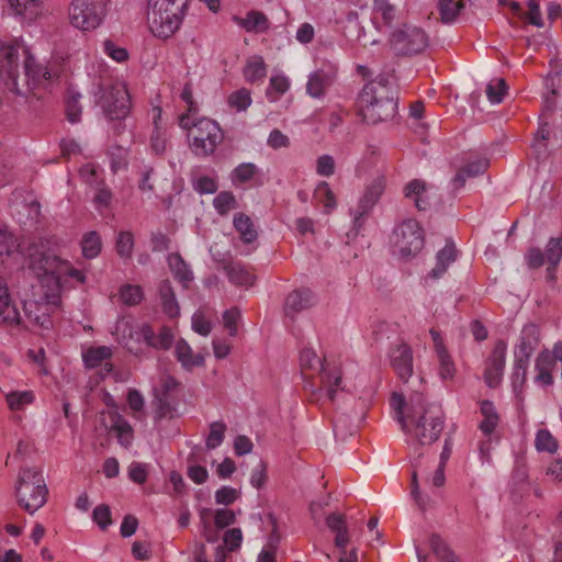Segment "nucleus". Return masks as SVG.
I'll list each match as a JSON object with an SVG mask.
<instances>
[{"label":"nucleus","mask_w":562,"mask_h":562,"mask_svg":"<svg viewBox=\"0 0 562 562\" xmlns=\"http://www.w3.org/2000/svg\"><path fill=\"white\" fill-rule=\"evenodd\" d=\"M358 102L360 113L368 124L375 125L393 120L397 111L394 76L379 75L369 81L361 90Z\"/></svg>","instance_id":"f257e3e1"},{"label":"nucleus","mask_w":562,"mask_h":562,"mask_svg":"<svg viewBox=\"0 0 562 562\" xmlns=\"http://www.w3.org/2000/svg\"><path fill=\"white\" fill-rule=\"evenodd\" d=\"M325 359L319 357L314 349L304 348L300 353V368L304 378V391L308 401L317 402L321 397L322 386L327 387V396L333 400L336 387L340 384V375H331L325 371Z\"/></svg>","instance_id":"f03ea898"},{"label":"nucleus","mask_w":562,"mask_h":562,"mask_svg":"<svg viewBox=\"0 0 562 562\" xmlns=\"http://www.w3.org/2000/svg\"><path fill=\"white\" fill-rule=\"evenodd\" d=\"M188 0H148L147 22L150 32L169 38L180 27Z\"/></svg>","instance_id":"7ed1b4c3"},{"label":"nucleus","mask_w":562,"mask_h":562,"mask_svg":"<svg viewBox=\"0 0 562 562\" xmlns=\"http://www.w3.org/2000/svg\"><path fill=\"white\" fill-rule=\"evenodd\" d=\"M18 504L29 514L42 508L48 496L43 474L35 468H22L15 485Z\"/></svg>","instance_id":"20e7f679"},{"label":"nucleus","mask_w":562,"mask_h":562,"mask_svg":"<svg viewBox=\"0 0 562 562\" xmlns=\"http://www.w3.org/2000/svg\"><path fill=\"white\" fill-rule=\"evenodd\" d=\"M60 292L38 288L33 297L22 300L24 327L35 326L42 329H49L53 325L50 314L59 304Z\"/></svg>","instance_id":"39448f33"},{"label":"nucleus","mask_w":562,"mask_h":562,"mask_svg":"<svg viewBox=\"0 0 562 562\" xmlns=\"http://www.w3.org/2000/svg\"><path fill=\"white\" fill-rule=\"evenodd\" d=\"M100 89L102 94L99 104L110 121H119L114 128L116 133H121L124 128L121 121L128 115L131 110L128 91L121 82L102 85Z\"/></svg>","instance_id":"423d86ee"},{"label":"nucleus","mask_w":562,"mask_h":562,"mask_svg":"<svg viewBox=\"0 0 562 562\" xmlns=\"http://www.w3.org/2000/svg\"><path fill=\"white\" fill-rule=\"evenodd\" d=\"M66 260L50 252L35 251L30 257V268L40 279V288L61 291V270Z\"/></svg>","instance_id":"0eeeda50"},{"label":"nucleus","mask_w":562,"mask_h":562,"mask_svg":"<svg viewBox=\"0 0 562 562\" xmlns=\"http://www.w3.org/2000/svg\"><path fill=\"white\" fill-rule=\"evenodd\" d=\"M391 246L393 252L402 258L416 256L424 247V231L419 223L408 218L395 226Z\"/></svg>","instance_id":"6e6552de"},{"label":"nucleus","mask_w":562,"mask_h":562,"mask_svg":"<svg viewBox=\"0 0 562 562\" xmlns=\"http://www.w3.org/2000/svg\"><path fill=\"white\" fill-rule=\"evenodd\" d=\"M223 138L220 125L207 117L196 120L193 123V131L189 134L191 150L199 157L212 155Z\"/></svg>","instance_id":"1a4fd4ad"},{"label":"nucleus","mask_w":562,"mask_h":562,"mask_svg":"<svg viewBox=\"0 0 562 562\" xmlns=\"http://www.w3.org/2000/svg\"><path fill=\"white\" fill-rule=\"evenodd\" d=\"M429 44L427 33L418 26L403 24L394 30L390 37V45L398 56H412L423 53Z\"/></svg>","instance_id":"9d476101"},{"label":"nucleus","mask_w":562,"mask_h":562,"mask_svg":"<svg viewBox=\"0 0 562 562\" xmlns=\"http://www.w3.org/2000/svg\"><path fill=\"white\" fill-rule=\"evenodd\" d=\"M106 13L103 0H72L69 8L70 23L82 31L97 29Z\"/></svg>","instance_id":"9b49d317"},{"label":"nucleus","mask_w":562,"mask_h":562,"mask_svg":"<svg viewBox=\"0 0 562 562\" xmlns=\"http://www.w3.org/2000/svg\"><path fill=\"white\" fill-rule=\"evenodd\" d=\"M506 351L507 344L499 339L495 342L492 351L484 361L483 380L491 389L499 386L503 381L506 364Z\"/></svg>","instance_id":"f8f14e48"},{"label":"nucleus","mask_w":562,"mask_h":562,"mask_svg":"<svg viewBox=\"0 0 562 562\" xmlns=\"http://www.w3.org/2000/svg\"><path fill=\"white\" fill-rule=\"evenodd\" d=\"M18 47L0 43V82L9 90L21 94L18 83Z\"/></svg>","instance_id":"ddd939ff"},{"label":"nucleus","mask_w":562,"mask_h":562,"mask_svg":"<svg viewBox=\"0 0 562 562\" xmlns=\"http://www.w3.org/2000/svg\"><path fill=\"white\" fill-rule=\"evenodd\" d=\"M385 190V179L375 178L364 190L363 195L355 210L353 221L356 226H361L364 217L371 212Z\"/></svg>","instance_id":"4468645a"},{"label":"nucleus","mask_w":562,"mask_h":562,"mask_svg":"<svg viewBox=\"0 0 562 562\" xmlns=\"http://www.w3.org/2000/svg\"><path fill=\"white\" fill-rule=\"evenodd\" d=\"M409 443L431 445L441 435L442 424H401Z\"/></svg>","instance_id":"2eb2a0df"},{"label":"nucleus","mask_w":562,"mask_h":562,"mask_svg":"<svg viewBox=\"0 0 562 562\" xmlns=\"http://www.w3.org/2000/svg\"><path fill=\"white\" fill-rule=\"evenodd\" d=\"M390 360L398 379L403 382H407L413 374L412 348L405 342L396 345L390 351Z\"/></svg>","instance_id":"dca6fc26"},{"label":"nucleus","mask_w":562,"mask_h":562,"mask_svg":"<svg viewBox=\"0 0 562 562\" xmlns=\"http://www.w3.org/2000/svg\"><path fill=\"white\" fill-rule=\"evenodd\" d=\"M432 188L422 179H413L403 188V194L406 199L414 202L418 211H426L432 204Z\"/></svg>","instance_id":"f3484780"},{"label":"nucleus","mask_w":562,"mask_h":562,"mask_svg":"<svg viewBox=\"0 0 562 562\" xmlns=\"http://www.w3.org/2000/svg\"><path fill=\"white\" fill-rule=\"evenodd\" d=\"M539 344L540 329L535 324H527L520 333L518 344L514 350V357H520L530 361V358Z\"/></svg>","instance_id":"a211bd4d"},{"label":"nucleus","mask_w":562,"mask_h":562,"mask_svg":"<svg viewBox=\"0 0 562 562\" xmlns=\"http://www.w3.org/2000/svg\"><path fill=\"white\" fill-rule=\"evenodd\" d=\"M178 386V382L172 376H166L161 382V391L155 392V405L157 418H169L172 419L176 416L172 414V408L169 403V392L173 391Z\"/></svg>","instance_id":"6ab92c4d"},{"label":"nucleus","mask_w":562,"mask_h":562,"mask_svg":"<svg viewBox=\"0 0 562 562\" xmlns=\"http://www.w3.org/2000/svg\"><path fill=\"white\" fill-rule=\"evenodd\" d=\"M316 300L310 289L303 288L288 294L284 302V313L289 317L313 306Z\"/></svg>","instance_id":"aec40b11"},{"label":"nucleus","mask_w":562,"mask_h":562,"mask_svg":"<svg viewBox=\"0 0 562 562\" xmlns=\"http://www.w3.org/2000/svg\"><path fill=\"white\" fill-rule=\"evenodd\" d=\"M139 335L147 346L161 350H168L175 338L171 328L161 326L159 331L156 334L153 327L148 324L142 325L139 328Z\"/></svg>","instance_id":"412c9836"},{"label":"nucleus","mask_w":562,"mask_h":562,"mask_svg":"<svg viewBox=\"0 0 562 562\" xmlns=\"http://www.w3.org/2000/svg\"><path fill=\"white\" fill-rule=\"evenodd\" d=\"M23 322L22 314L18 311L15 304L12 303L8 286L0 277V323L18 325Z\"/></svg>","instance_id":"4be33fe9"},{"label":"nucleus","mask_w":562,"mask_h":562,"mask_svg":"<svg viewBox=\"0 0 562 562\" xmlns=\"http://www.w3.org/2000/svg\"><path fill=\"white\" fill-rule=\"evenodd\" d=\"M335 74L318 69L308 76L306 92L312 98H322L327 89L333 85Z\"/></svg>","instance_id":"5701e85b"},{"label":"nucleus","mask_w":562,"mask_h":562,"mask_svg":"<svg viewBox=\"0 0 562 562\" xmlns=\"http://www.w3.org/2000/svg\"><path fill=\"white\" fill-rule=\"evenodd\" d=\"M158 294L164 313L170 318L178 317L180 314V306L169 280H162L159 282Z\"/></svg>","instance_id":"b1692460"},{"label":"nucleus","mask_w":562,"mask_h":562,"mask_svg":"<svg viewBox=\"0 0 562 562\" xmlns=\"http://www.w3.org/2000/svg\"><path fill=\"white\" fill-rule=\"evenodd\" d=\"M228 280L238 286H251L256 277L240 262L229 261L223 266Z\"/></svg>","instance_id":"393cba45"},{"label":"nucleus","mask_w":562,"mask_h":562,"mask_svg":"<svg viewBox=\"0 0 562 562\" xmlns=\"http://www.w3.org/2000/svg\"><path fill=\"white\" fill-rule=\"evenodd\" d=\"M457 249L452 243H447V245L438 251L436 256V266L430 270L428 277L434 280L440 279L448 267L453 263L457 259Z\"/></svg>","instance_id":"a878e982"},{"label":"nucleus","mask_w":562,"mask_h":562,"mask_svg":"<svg viewBox=\"0 0 562 562\" xmlns=\"http://www.w3.org/2000/svg\"><path fill=\"white\" fill-rule=\"evenodd\" d=\"M553 359L548 350L541 351L536 358L535 369L537 374L535 381L538 384L549 386L553 383L552 370Z\"/></svg>","instance_id":"bb28decb"},{"label":"nucleus","mask_w":562,"mask_h":562,"mask_svg":"<svg viewBox=\"0 0 562 562\" xmlns=\"http://www.w3.org/2000/svg\"><path fill=\"white\" fill-rule=\"evenodd\" d=\"M175 353L177 360L186 370H192L195 367L204 364V358L200 353H193V350L184 339H180L176 344Z\"/></svg>","instance_id":"cd10ccee"},{"label":"nucleus","mask_w":562,"mask_h":562,"mask_svg":"<svg viewBox=\"0 0 562 562\" xmlns=\"http://www.w3.org/2000/svg\"><path fill=\"white\" fill-rule=\"evenodd\" d=\"M417 409L414 418L418 422H441L445 417L443 411L438 403H427L420 395L416 396Z\"/></svg>","instance_id":"c85d7f7f"},{"label":"nucleus","mask_w":562,"mask_h":562,"mask_svg":"<svg viewBox=\"0 0 562 562\" xmlns=\"http://www.w3.org/2000/svg\"><path fill=\"white\" fill-rule=\"evenodd\" d=\"M168 263L175 279L187 289L193 280V273L183 258L178 252L170 254L168 256Z\"/></svg>","instance_id":"c756f323"},{"label":"nucleus","mask_w":562,"mask_h":562,"mask_svg":"<svg viewBox=\"0 0 562 562\" xmlns=\"http://www.w3.org/2000/svg\"><path fill=\"white\" fill-rule=\"evenodd\" d=\"M544 256L548 263V277L553 279L554 271L562 259V235L560 237H552L549 239L546 246Z\"/></svg>","instance_id":"7c9ffc66"},{"label":"nucleus","mask_w":562,"mask_h":562,"mask_svg":"<svg viewBox=\"0 0 562 562\" xmlns=\"http://www.w3.org/2000/svg\"><path fill=\"white\" fill-rule=\"evenodd\" d=\"M234 20L247 32H265L269 29L267 16L259 11H250L245 18L235 16Z\"/></svg>","instance_id":"2f4dec72"},{"label":"nucleus","mask_w":562,"mask_h":562,"mask_svg":"<svg viewBox=\"0 0 562 562\" xmlns=\"http://www.w3.org/2000/svg\"><path fill=\"white\" fill-rule=\"evenodd\" d=\"M233 224L245 244H251L257 239L258 233L255 229L254 223L245 213H236Z\"/></svg>","instance_id":"473e14b6"},{"label":"nucleus","mask_w":562,"mask_h":562,"mask_svg":"<svg viewBox=\"0 0 562 562\" xmlns=\"http://www.w3.org/2000/svg\"><path fill=\"white\" fill-rule=\"evenodd\" d=\"M24 72L27 80L32 81L33 85H40L45 81H49L52 78L47 67L37 64L32 56H27L24 60Z\"/></svg>","instance_id":"72a5a7b5"},{"label":"nucleus","mask_w":562,"mask_h":562,"mask_svg":"<svg viewBox=\"0 0 562 562\" xmlns=\"http://www.w3.org/2000/svg\"><path fill=\"white\" fill-rule=\"evenodd\" d=\"M529 366V360L522 359L520 357H514V366L512 373V386L513 391L516 395H520L522 392L524 385L527 379V370Z\"/></svg>","instance_id":"f704fd0d"},{"label":"nucleus","mask_w":562,"mask_h":562,"mask_svg":"<svg viewBox=\"0 0 562 562\" xmlns=\"http://www.w3.org/2000/svg\"><path fill=\"white\" fill-rule=\"evenodd\" d=\"M267 75V66L261 56H252L248 59L244 69V77L248 82L261 81Z\"/></svg>","instance_id":"c9c22d12"},{"label":"nucleus","mask_w":562,"mask_h":562,"mask_svg":"<svg viewBox=\"0 0 562 562\" xmlns=\"http://www.w3.org/2000/svg\"><path fill=\"white\" fill-rule=\"evenodd\" d=\"M95 431L114 434L117 437L120 445L124 448L131 447L134 438L131 424H112L110 428L106 427V424H101L100 427H95Z\"/></svg>","instance_id":"e433bc0d"},{"label":"nucleus","mask_w":562,"mask_h":562,"mask_svg":"<svg viewBox=\"0 0 562 562\" xmlns=\"http://www.w3.org/2000/svg\"><path fill=\"white\" fill-rule=\"evenodd\" d=\"M462 9H464L463 0H440L438 4L440 19L443 23L454 22Z\"/></svg>","instance_id":"4c0bfd02"},{"label":"nucleus","mask_w":562,"mask_h":562,"mask_svg":"<svg viewBox=\"0 0 562 562\" xmlns=\"http://www.w3.org/2000/svg\"><path fill=\"white\" fill-rule=\"evenodd\" d=\"M102 241L97 232H89L81 239L82 255L87 259H93L101 252Z\"/></svg>","instance_id":"58836bf2"},{"label":"nucleus","mask_w":562,"mask_h":562,"mask_svg":"<svg viewBox=\"0 0 562 562\" xmlns=\"http://www.w3.org/2000/svg\"><path fill=\"white\" fill-rule=\"evenodd\" d=\"M112 356V350L106 346L89 348L83 355V362L88 368H95Z\"/></svg>","instance_id":"ea45409f"},{"label":"nucleus","mask_w":562,"mask_h":562,"mask_svg":"<svg viewBox=\"0 0 562 562\" xmlns=\"http://www.w3.org/2000/svg\"><path fill=\"white\" fill-rule=\"evenodd\" d=\"M15 13L32 21L40 13V0H9Z\"/></svg>","instance_id":"a19ab883"},{"label":"nucleus","mask_w":562,"mask_h":562,"mask_svg":"<svg viewBox=\"0 0 562 562\" xmlns=\"http://www.w3.org/2000/svg\"><path fill=\"white\" fill-rule=\"evenodd\" d=\"M314 200L322 203L325 209V213H330L336 207L335 195L329 188L328 183L322 181L314 191Z\"/></svg>","instance_id":"79ce46f5"},{"label":"nucleus","mask_w":562,"mask_h":562,"mask_svg":"<svg viewBox=\"0 0 562 562\" xmlns=\"http://www.w3.org/2000/svg\"><path fill=\"white\" fill-rule=\"evenodd\" d=\"M120 300L123 304L134 306L139 304L144 299L143 289L139 285L125 284L119 291Z\"/></svg>","instance_id":"37998d69"},{"label":"nucleus","mask_w":562,"mask_h":562,"mask_svg":"<svg viewBox=\"0 0 562 562\" xmlns=\"http://www.w3.org/2000/svg\"><path fill=\"white\" fill-rule=\"evenodd\" d=\"M290 87L289 79L285 76H272L270 78L269 87L267 89V98L271 102H276L282 94H284Z\"/></svg>","instance_id":"c03bdc74"},{"label":"nucleus","mask_w":562,"mask_h":562,"mask_svg":"<svg viewBox=\"0 0 562 562\" xmlns=\"http://www.w3.org/2000/svg\"><path fill=\"white\" fill-rule=\"evenodd\" d=\"M348 542V529L335 533V546L341 550L339 562H358V553L356 549L351 550L350 552L346 551Z\"/></svg>","instance_id":"a18cd8bd"},{"label":"nucleus","mask_w":562,"mask_h":562,"mask_svg":"<svg viewBox=\"0 0 562 562\" xmlns=\"http://www.w3.org/2000/svg\"><path fill=\"white\" fill-rule=\"evenodd\" d=\"M439 367H438V374L441 380L443 381H452L457 369L456 364L448 351H445L437 355Z\"/></svg>","instance_id":"49530a36"},{"label":"nucleus","mask_w":562,"mask_h":562,"mask_svg":"<svg viewBox=\"0 0 562 562\" xmlns=\"http://www.w3.org/2000/svg\"><path fill=\"white\" fill-rule=\"evenodd\" d=\"M213 205L218 214L226 215L229 211L237 209L235 195L229 191L220 192L213 200Z\"/></svg>","instance_id":"de8ad7c7"},{"label":"nucleus","mask_w":562,"mask_h":562,"mask_svg":"<svg viewBox=\"0 0 562 562\" xmlns=\"http://www.w3.org/2000/svg\"><path fill=\"white\" fill-rule=\"evenodd\" d=\"M550 139V130L548 123L540 124L532 143V148L538 158L544 156L548 151L547 140Z\"/></svg>","instance_id":"09e8293b"},{"label":"nucleus","mask_w":562,"mask_h":562,"mask_svg":"<svg viewBox=\"0 0 562 562\" xmlns=\"http://www.w3.org/2000/svg\"><path fill=\"white\" fill-rule=\"evenodd\" d=\"M115 249L121 258H131L134 249V236L131 232H121L116 238Z\"/></svg>","instance_id":"8fccbe9b"},{"label":"nucleus","mask_w":562,"mask_h":562,"mask_svg":"<svg viewBox=\"0 0 562 562\" xmlns=\"http://www.w3.org/2000/svg\"><path fill=\"white\" fill-rule=\"evenodd\" d=\"M34 395L31 391H15L7 395V403L12 411L22 409L33 402Z\"/></svg>","instance_id":"3c124183"},{"label":"nucleus","mask_w":562,"mask_h":562,"mask_svg":"<svg viewBox=\"0 0 562 562\" xmlns=\"http://www.w3.org/2000/svg\"><path fill=\"white\" fill-rule=\"evenodd\" d=\"M373 10L386 25H391L396 18V8L387 0H374Z\"/></svg>","instance_id":"603ef678"},{"label":"nucleus","mask_w":562,"mask_h":562,"mask_svg":"<svg viewBox=\"0 0 562 562\" xmlns=\"http://www.w3.org/2000/svg\"><path fill=\"white\" fill-rule=\"evenodd\" d=\"M258 171L256 165L244 162L238 165L233 171L231 179L234 183H245L249 181Z\"/></svg>","instance_id":"864d4df0"},{"label":"nucleus","mask_w":562,"mask_h":562,"mask_svg":"<svg viewBox=\"0 0 562 562\" xmlns=\"http://www.w3.org/2000/svg\"><path fill=\"white\" fill-rule=\"evenodd\" d=\"M430 548L436 557L440 560L446 562H451L454 560L453 552L438 535H432L430 537Z\"/></svg>","instance_id":"5fc2aeb1"},{"label":"nucleus","mask_w":562,"mask_h":562,"mask_svg":"<svg viewBox=\"0 0 562 562\" xmlns=\"http://www.w3.org/2000/svg\"><path fill=\"white\" fill-rule=\"evenodd\" d=\"M536 448L538 451L554 453L558 449V442L550 431L541 429L536 437Z\"/></svg>","instance_id":"6e6d98bb"},{"label":"nucleus","mask_w":562,"mask_h":562,"mask_svg":"<svg viewBox=\"0 0 562 562\" xmlns=\"http://www.w3.org/2000/svg\"><path fill=\"white\" fill-rule=\"evenodd\" d=\"M228 104L231 108L236 109L238 112L247 110V108L251 104L249 90L243 88L234 91L228 97Z\"/></svg>","instance_id":"4d7b16f0"},{"label":"nucleus","mask_w":562,"mask_h":562,"mask_svg":"<svg viewBox=\"0 0 562 562\" xmlns=\"http://www.w3.org/2000/svg\"><path fill=\"white\" fill-rule=\"evenodd\" d=\"M507 91V83L505 79H496L488 83L486 88V95L492 103H501Z\"/></svg>","instance_id":"13d9d810"},{"label":"nucleus","mask_w":562,"mask_h":562,"mask_svg":"<svg viewBox=\"0 0 562 562\" xmlns=\"http://www.w3.org/2000/svg\"><path fill=\"white\" fill-rule=\"evenodd\" d=\"M79 93L69 92L66 100V114L71 123H77L80 120L81 106L79 105Z\"/></svg>","instance_id":"bf43d9fd"},{"label":"nucleus","mask_w":562,"mask_h":562,"mask_svg":"<svg viewBox=\"0 0 562 562\" xmlns=\"http://www.w3.org/2000/svg\"><path fill=\"white\" fill-rule=\"evenodd\" d=\"M243 541V532L239 528H232L225 531L223 536L224 548L227 551H236Z\"/></svg>","instance_id":"052dcab7"},{"label":"nucleus","mask_w":562,"mask_h":562,"mask_svg":"<svg viewBox=\"0 0 562 562\" xmlns=\"http://www.w3.org/2000/svg\"><path fill=\"white\" fill-rule=\"evenodd\" d=\"M225 424H211V431L206 438L209 449L217 448L224 439Z\"/></svg>","instance_id":"680f3d73"},{"label":"nucleus","mask_w":562,"mask_h":562,"mask_svg":"<svg viewBox=\"0 0 562 562\" xmlns=\"http://www.w3.org/2000/svg\"><path fill=\"white\" fill-rule=\"evenodd\" d=\"M150 245L154 252H161L170 249L171 239L162 232H154L150 235Z\"/></svg>","instance_id":"e2e57ef3"},{"label":"nucleus","mask_w":562,"mask_h":562,"mask_svg":"<svg viewBox=\"0 0 562 562\" xmlns=\"http://www.w3.org/2000/svg\"><path fill=\"white\" fill-rule=\"evenodd\" d=\"M93 520L98 526L105 530L112 522L111 510L108 505H99L93 509Z\"/></svg>","instance_id":"0e129e2a"},{"label":"nucleus","mask_w":562,"mask_h":562,"mask_svg":"<svg viewBox=\"0 0 562 562\" xmlns=\"http://www.w3.org/2000/svg\"><path fill=\"white\" fill-rule=\"evenodd\" d=\"M214 522L218 529L228 527L235 522V513L227 508L216 509L214 512Z\"/></svg>","instance_id":"69168bd1"},{"label":"nucleus","mask_w":562,"mask_h":562,"mask_svg":"<svg viewBox=\"0 0 562 562\" xmlns=\"http://www.w3.org/2000/svg\"><path fill=\"white\" fill-rule=\"evenodd\" d=\"M240 318V313L237 308H231L224 312L223 323L227 328L229 336L235 337L237 335V323Z\"/></svg>","instance_id":"338daca9"},{"label":"nucleus","mask_w":562,"mask_h":562,"mask_svg":"<svg viewBox=\"0 0 562 562\" xmlns=\"http://www.w3.org/2000/svg\"><path fill=\"white\" fill-rule=\"evenodd\" d=\"M316 172L323 177H329L335 172V161L329 155H323L317 158Z\"/></svg>","instance_id":"774afa93"}]
</instances>
